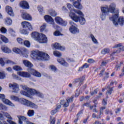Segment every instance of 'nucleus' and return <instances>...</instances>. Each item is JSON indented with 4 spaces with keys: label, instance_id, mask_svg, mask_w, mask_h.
Segmentation results:
<instances>
[{
    "label": "nucleus",
    "instance_id": "1",
    "mask_svg": "<svg viewBox=\"0 0 124 124\" xmlns=\"http://www.w3.org/2000/svg\"><path fill=\"white\" fill-rule=\"evenodd\" d=\"M31 58L35 61H49L50 60L49 55L38 50L32 51L31 54Z\"/></svg>",
    "mask_w": 124,
    "mask_h": 124
},
{
    "label": "nucleus",
    "instance_id": "2",
    "mask_svg": "<svg viewBox=\"0 0 124 124\" xmlns=\"http://www.w3.org/2000/svg\"><path fill=\"white\" fill-rule=\"evenodd\" d=\"M109 20L112 21L115 27H119V25L123 27L124 25V18L123 16L119 17V14H115L109 17Z\"/></svg>",
    "mask_w": 124,
    "mask_h": 124
},
{
    "label": "nucleus",
    "instance_id": "3",
    "mask_svg": "<svg viewBox=\"0 0 124 124\" xmlns=\"http://www.w3.org/2000/svg\"><path fill=\"white\" fill-rule=\"evenodd\" d=\"M79 15L80 16H77V15L75 14L74 13H71L69 16L72 19V20H73V21L76 22V23H78L79 22L81 25H85V24H86V19L85 18H84V17H83L84 15L82 14V15Z\"/></svg>",
    "mask_w": 124,
    "mask_h": 124
},
{
    "label": "nucleus",
    "instance_id": "4",
    "mask_svg": "<svg viewBox=\"0 0 124 124\" xmlns=\"http://www.w3.org/2000/svg\"><path fill=\"white\" fill-rule=\"evenodd\" d=\"M20 87H21V88H22V89H23V90L25 91H27L28 93H30L31 95L36 94L37 96H39V97H43V94L39 91H37L34 89L29 88L25 85H20Z\"/></svg>",
    "mask_w": 124,
    "mask_h": 124
},
{
    "label": "nucleus",
    "instance_id": "5",
    "mask_svg": "<svg viewBox=\"0 0 124 124\" xmlns=\"http://www.w3.org/2000/svg\"><path fill=\"white\" fill-rule=\"evenodd\" d=\"M13 51L16 54H20V53H21L23 57L28 58V54H27V53H28V50H27L26 48L23 47L21 50L18 48L15 47L13 49Z\"/></svg>",
    "mask_w": 124,
    "mask_h": 124
},
{
    "label": "nucleus",
    "instance_id": "6",
    "mask_svg": "<svg viewBox=\"0 0 124 124\" xmlns=\"http://www.w3.org/2000/svg\"><path fill=\"white\" fill-rule=\"evenodd\" d=\"M27 71L29 73H31V75H33V76H35V77H37L38 78H40L41 77L42 75L40 73H39L38 71L33 69L32 68H29L27 69Z\"/></svg>",
    "mask_w": 124,
    "mask_h": 124
},
{
    "label": "nucleus",
    "instance_id": "7",
    "mask_svg": "<svg viewBox=\"0 0 124 124\" xmlns=\"http://www.w3.org/2000/svg\"><path fill=\"white\" fill-rule=\"evenodd\" d=\"M0 99H1L5 104L12 106V107H14V106H15L14 104L11 102V101L8 99H5V95L3 94H0Z\"/></svg>",
    "mask_w": 124,
    "mask_h": 124
},
{
    "label": "nucleus",
    "instance_id": "8",
    "mask_svg": "<svg viewBox=\"0 0 124 124\" xmlns=\"http://www.w3.org/2000/svg\"><path fill=\"white\" fill-rule=\"evenodd\" d=\"M55 22L58 25H61V26H62L63 27H66L67 25V22L63 20L62 18H61L60 16H57L55 18Z\"/></svg>",
    "mask_w": 124,
    "mask_h": 124
},
{
    "label": "nucleus",
    "instance_id": "9",
    "mask_svg": "<svg viewBox=\"0 0 124 124\" xmlns=\"http://www.w3.org/2000/svg\"><path fill=\"white\" fill-rule=\"evenodd\" d=\"M67 6L70 11L69 15L70 13H73L72 12L74 11V12H75V13H77V14H78V15H83V13L81 11L73 9L72 4L68 3L67 4Z\"/></svg>",
    "mask_w": 124,
    "mask_h": 124
},
{
    "label": "nucleus",
    "instance_id": "10",
    "mask_svg": "<svg viewBox=\"0 0 124 124\" xmlns=\"http://www.w3.org/2000/svg\"><path fill=\"white\" fill-rule=\"evenodd\" d=\"M9 87L10 89L13 90V93H18L19 92V85L16 83H10Z\"/></svg>",
    "mask_w": 124,
    "mask_h": 124
},
{
    "label": "nucleus",
    "instance_id": "11",
    "mask_svg": "<svg viewBox=\"0 0 124 124\" xmlns=\"http://www.w3.org/2000/svg\"><path fill=\"white\" fill-rule=\"evenodd\" d=\"M21 25L24 29H27V30H29V31H32V26L30 22L23 21L21 23Z\"/></svg>",
    "mask_w": 124,
    "mask_h": 124
},
{
    "label": "nucleus",
    "instance_id": "12",
    "mask_svg": "<svg viewBox=\"0 0 124 124\" xmlns=\"http://www.w3.org/2000/svg\"><path fill=\"white\" fill-rule=\"evenodd\" d=\"M122 46H123V45L121 43L115 45L112 48H119L118 50H116V51H113L112 53L111 54V56H114L116 53L117 54L120 53V52L122 51Z\"/></svg>",
    "mask_w": 124,
    "mask_h": 124
},
{
    "label": "nucleus",
    "instance_id": "13",
    "mask_svg": "<svg viewBox=\"0 0 124 124\" xmlns=\"http://www.w3.org/2000/svg\"><path fill=\"white\" fill-rule=\"evenodd\" d=\"M101 11L102 13L104 14H107L109 15L110 14V11H109V6L108 5H104L101 7Z\"/></svg>",
    "mask_w": 124,
    "mask_h": 124
},
{
    "label": "nucleus",
    "instance_id": "14",
    "mask_svg": "<svg viewBox=\"0 0 124 124\" xmlns=\"http://www.w3.org/2000/svg\"><path fill=\"white\" fill-rule=\"evenodd\" d=\"M37 41L39 43H47L48 39L47 38V37H46V35L43 34H41V36Z\"/></svg>",
    "mask_w": 124,
    "mask_h": 124
},
{
    "label": "nucleus",
    "instance_id": "15",
    "mask_svg": "<svg viewBox=\"0 0 124 124\" xmlns=\"http://www.w3.org/2000/svg\"><path fill=\"white\" fill-rule=\"evenodd\" d=\"M20 7H22L23 9H29L30 5H29V3L27 2V1H21L20 2Z\"/></svg>",
    "mask_w": 124,
    "mask_h": 124
},
{
    "label": "nucleus",
    "instance_id": "16",
    "mask_svg": "<svg viewBox=\"0 0 124 124\" xmlns=\"http://www.w3.org/2000/svg\"><path fill=\"white\" fill-rule=\"evenodd\" d=\"M5 10L6 12L8 14V15H10V16H12V17L14 16V12H13V9H12L11 7L6 6L5 7Z\"/></svg>",
    "mask_w": 124,
    "mask_h": 124
},
{
    "label": "nucleus",
    "instance_id": "17",
    "mask_svg": "<svg viewBox=\"0 0 124 124\" xmlns=\"http://www.w3.org/2000/svg\"><path fill=\"white\" fill-rule=\"evenodd\" d=\"M44 19L47 23H49L51 25H53L54 24V19L51 16L49 15H46L44 16Z\"/></svg>",
    "mask_w": 124,
    "mask_h": 124
},
{
    "label": "nucleus",
    "instance_id": "18",
    "mask_svg": "<svg viewBox=\"0 0 124 124\" xmlns=\"http://www.w3.org/2000/svg\"><path fill=\"white\" fill-rule=\"evenodd\" d=\"M22 18L24 19V20H27V21H31L32 18L31 16L30 15V14L28 13H23L21 15Z\"/></svg>",
    "mask_w": 124,
    "mask_h": 124
},
{
    "label": "nucleus",
    "instance_id": "19",
    "mask_svg": "<svg viewBox=\"0 0 124 124\" xmlns=\"http://www.w3.org/2000/svg\"><path fill=\"white\" fill-rule=\"evenodd\" d=\"M42 33H39L37 32H33L31 33V37H32V38H33L35 40H36V41H38V39H39V38L40 37V36H41V34Z\"/></svg>",
    "mask_w": 124,
    "mask_h": 124
},
{
    "label": "nucleus",
    "instance_id": "20",
    "mask_svg": "<svg viewBox=\"0 0 124 124\" xmlns=\"http://www.w3.org/2000/svg\"><path fill=\"white\" fill-rule=\"evenodd\" d=\"M17 74L19 76L25 77V78H30L31 77V74L27 72H18Z\"/></svg>",
    "mask_w": 124,
    "mask_h": 124
},
{
    "label": "nucleus",
    "instance_id": "21",
    "mask_svg": "<svg viewBox=\"0 0 124 124\" xmlns=\"http://www.w3.org/2000/svg\"><path fill=\"white\" fill-rule=\"evenodd\" d=\"M116 4L114 3H111L108 7V10L110 13H115L116 10Z\"/></svg>",
    "mask_w": 124,
    "mask_h": 124
},
{
    "label": "nucleus",
    "instance_id": "22",
    "mask_svg": "<svg viewBox=\"0 0 124 124\" xmlns=\"http://www.w3.org/2000/svg\"><path fill=\"white\" fill-rule=\"evenodd\" d=\"M1 50L2 52L4 53H6V54H9L11 52V50L8 47L6 46H1Z\"/></svg>",
    "mask_w": 124,
    "mask_h": 124
},
{
    "label": "nucleus",
    "instance_id": "23",
    "mask_svg": "<svg viewBox=\"0 0 124 124\" xmlns=\"http://www.w3.org/2000/svg\"><path fill=\"white\" fill-rule=\"evenodd\" d=\"M73 5H74V6L76 8H78V9H82V8H83V6H82V5L81 4V3H80V1H76L75 2H73Z\"/></svg>",
    "mask_w": 124,
    "mask_h": 124
},
{
    "label": "nucleus",
    "instance_id": "24",
    "mask_svg": "<svg viewBox=\"0 0 124 124\" xmlns=\"http://www.w3.org/2000/svg\"><path fill=\"white\" fill-rule=\"evenodd\" d=\"M57 61L59 63L63 65V66H68V63L64 61L62 58H60L57 59Z\"/></svg>",
    "mask_w": 124,
    "mask_h": 124
},
{
    "label": "nucleus",
    "instance_id": "25",
    "mask_svg": "<svg viewBox=\"0 0 124 124\" xmlns=\"http://www.w3.org/2000/svg\"><path fill=\"white\" fill-rule=\"evenodd\" d=\"M23 62L24 65L26 66V67H29V68H31V67L33 66L31 62L28 60H23Z\"/></svg>",
    "mask_w": 124,
    "mask_h": 124
},
{
    "label": "nucleus",
    "instance_id": "26",
    "mask_svg": "<svg viewBox=\"0 0 124 124\" xmlns=\"http://www.w3.org/2000/svg\"><path fill=\"white\" fill-rule=\"evenodd\" d=\"M27 106L28 107H31V108H33L34 109H37V108H38V106H37V105L30 101H28Z\"/></svg>",
    "mask_w": 124,
    "mask_h": 124
},
{
    "label": "nucleus",
    "instance_id": "27",
    "mask_svg": "<svg viewBox=\"0 0 124 124\" xmlns=\"http://www.w3.org/2000/svg\"><path fill=\"white\" fill-rule=\"evenodd\" d=\"M77 26L70 27L69 31L72 33H76V32H79V30L76 28Z\"/></svg>",
    "mask_w": 124,
    "mask_h": 124
},
{
    "label": "nucleus",
    "instance_id": "28",
    "mask_svg": "<svg viewBox=\"0 0 124 124\" xmlns=\"http://www.w3.org/2000/svg\"><path fill=\"white\" fill-rule=\"evenodd\" d=\"M18 102L21 103V104H23V105H25V106H27L28 105V103H29V100L23 98H21L19 99Z\"/></svg>",
    "mask_w": 124,
    "mask_h": 124
},
{
    "label": "nucleus",
    "instance_id": "29",
    "mask_svg": "<svg viewBox=\"0 0 124 124\" xmlns=\"http://www.w3.org/2000/svg\"><path fill=\"white\" fill-rule=\"evenodd\" d=\"M2 114H3V116L4 117L6 118L7 119H8V120H7V121H8V120L12 121V120H13L12 117H11V115H10V114L9 113H8V112H3L2 113Z\"/></svg>",
    "mask_w": 124,
    "mask_h": 124
},
{
    "label": "nucleus",
    "instance_id": "30",
    "mask_svg": "<svg viewBox=\"0 0 124 124\" xmlns=\"http://www.w3.org/2000/svg\"><path fill=\"white\" fill-rule=\"evenodd\" d=\"M21 94H22L23 95H25V96H27V97H31V93H28V92H26L24 91H20Z\"/></svg>",
    "mask_w": 124,
    "mask_h": 124
},
{
    "label": "nucleus",
    "instance_id": "31",
    "mask_svg": "<svg viewBox=\"0 0 124 124\" xmlns=\"http://www.w3.org/2000/svg\"><path fill=\"white\" fill-rule=\"evenodd\" d=\"M84 80H85V77H82L76 79V82H77V83H79V85L81 86V85H82V83L84 82Z\"/></svg>",
    "mask_w": 124,
    "mask_h": 124
},
{
    "label": "nucleus",
    "instance_id": "32",
    "mask_svg": "<svg viewBox=\"0 0 124 124\" xmlns=\"http://www.w3.org/2000/svg\"><path fill=\"white\" fill-rule=\"evenodd\" d=\"M83 113V110H81L78 112V113L77 114V119H75L74 121V123H77L78 121L79 120V118H80V116L81 115H82V113Z\"/></svg>",
    "mask_w": 124,
    "mask_h": 124
},
{
    "label": "nucleus",
    "instance_id": "33",
    "mask_svg": "<svg viewBox=\"0 0 124 124\" xmlns=\"http://www.w3.org/2000/svg\"><path fill=\"white\" fill-rule=\"evenodd\" d=\"M5 24L8 25L9 26H11V25H12V20L9 17L6 18L5 19Z\"/></svg>",
    "mask_w": 124,
    "mask_h": 124
},
{
    "label": "nucleus",
    "instance_id": "34",
    "mask_svg": "<svg viewBox=\"0 0 124 124\" xmlns=\"http://www.w3.org/2000/svg\"><path fill=\"white\" fill-rule=\"evenodd\" d=\"M106 109V108L105 107L100 108V113L99 115H98L96 118L97 119H100L101 115L103 114V110H105Z\"/></svg>",
    "mask_w": 124,
    "mask_h": 124
},
{
    "label": "nucleus",
    "instance_id": "35",
    "mask_svg": "<svg viewBox=\"0 0 124 124\" xmlns=\"http://www.w3.org/2000/svg\"><path fill=\"white\" fill-rule=\"evenodd\" d=\"M48 12L49 14L51 16H52V17H56L57 15V13L54 10H49Z\"/></svg>",
    "mask_w": 124,
    "mask_h": 124
},
{
    "label": "nucleus",
    "instance_id": "36",
    "mask_svg": "<svg viewBox=\"0 0 124 124\" xmlns=\"http://www.w3.org/2000/svg\"><path fill=\"white\" fill-rule=\"evenodd\" d=\"M0 38L2 40V41H3V42H4V43H8V39L5 37V36L2 35H0Z\"/></svg>",
    "mask_w": 124,
    "mask_h": 124
},
{
    "label": "nucleus",
    "instance_id": "37",
    "mask_svg": "<svg viewBox=\"0 0 124 124\" xmlns=\"http://www.w3.org/2000/svg\"><path fill=\"white\" fill-rule=\"evenodd\" d=\"M13 68L16 71H22L23 70L22 67L19 65H15L13 67Z\"/></svg>",
    "mask_w": 124,
    "mask_h": 124
},
{
    "label": "nucleus",
    "instance_id": "38",
    "mask_svg": "<svg viewBox=\"0 0 124 124\" xmlns=\"http://www.w3.org/2000/svg\"><path fill=\"white\" fill-rule=\"evenodd\" d=\"M8 31H9V33H10L12 36H16V32L15 31H14V30L10 28L9 29Z\"/></svg>",
    "mask_w": 124,
    "mask_h": 124
},
{
    "label": "nucleus",
    "instance_id": "39",
    "mask_svg": "<svg viewBox=\"0 0 124 124\" xmlns=\"http://www.w3.org/2000/svg\"><path fill=\"white\" fill-rule=\"evenodd\" d=\"M89 66L90 65L88 63H86L84 64H83L82 66L79 68L78 71H82L83 68H89Z\"/></svg>",
    "mask_w": 124,
    "mask_h": 124
},
{
    "label": "nucleus",
    "instance_id": "40",
    "mask_svg": "<svg viewBox=\"0 0 124 124\" xmlns=\"http://www.w3.org/2000/svg\"><path fill=\"white\" fill-rule=\"evenodd\" d=\"M27 114L29 117H33V116L34 115V110H28Z\"/></svg>",
    "mask_w": 124,
    "mask_h": 124
},
{
    "label": "nucleus",
    "instance_id": "41",
    "mask_svg": "<svg viewBox=\"0 0 124 124\" xmlns=\"http://www.w3.org/2000/svg\"><path fill=\"white\" fill-rule=\"evenodd\" d=\"M108 16V15L101 13L100 15V18L102 20V21H104V20H105L106 18V16Z\"/></svg>",
    "mask_w": 124,
    "mask_h": 124
},
{
    "label": "nucleus",
    "instance_id": "42",
    "mask_svg": "<svg viewBox=\"0 0 124 124\" xmlns=\"http://www.w3.org/2000/svg\"><path fill=\"white\" fill-rule=\"evenodd\" d=\"M110 52V49L109 48H106L101 51V53L103 55H105L106 54H108Z\"/></svg>",
    "mask_w": 124,
    "mask_h": 124
},
{
    "label": "nucleus",
    "instance_id": "43",
    "mask_svg": "<svg viewBox=\"0 0 124 124\" xmlns=\"http://www.w3.org/2000/svg\"><path fill=\"white\" fill-rule=\"evenodd\" d=\"M53 54L54 56H56V57H58L59 58H60V57H62V55L61 52L58 51H54Z\"/></svg>",
    "mask_w": 124,
    "mask_h": 124
},
{
    "label": "nucleus",
    "instance_id": "44",
    "mask_svg": "<svg viewBox=\"0 0 124 124\" xmlns=\"http://www.w3.org/2000/svg\"><path fill=\"white\" fill-rule=\"evenodd\" d=\"M11 99H12V100H15V101H18L20 100V99H19V98L16 96L15 95H12L11 96Z\"/></svg>",
    "mask_w": 124,
    "mask_h": 124
},
{
    "label": "nucleus",
    "instance_id": "45",
    "mask_svg": "<svg viewBox=\"0 0 124 124\" xmlns=\"http://www.w3.org/2000/svg\"><path fill=\"white\" fill-rule=\"evenodd\" d=\"M90 36L92 39V41L95 43V44H97L98 42H97V40H96V39H95V37H94V36H93V34H91Z\"/></svg>",
    "mask_w": 124,
    "mask_h": 124
},
{
    "label": "nucleus",
    "instance_id": "46",
    "mask_svg": "<svg viewBox=\"0 0 124 124\" xmlns=\"http://www.w3.org/2000/svg\"><path fill=\"white\" fill-rule=\"evenodd\" d=\"M23 44L28 48H30V47L31 46V43H30V41L28 40L25 41L23 43Z\"/></svg>",
    "mask_w": 124,
    "mask_h": 124
},
{
    "label": "nucleus",
    "instance_id": "47",
    "mask_svg": "<svg viewBox=\"0 0 124 124\" xmlns=\"http://www.w3.org/2000/svg\"><path fill=\"white\" fill-rule=\"evenodd\" d=\"M49 69L51 70L52 71H57V68L54 65H51L49 66Z\"/></svg>",
    "mask_w": 124,
    "mask_h": 124
},
{
    "label": "nucleus",
    "instance_id": "48",
    "mask_svg": "<svg viewBox=\"0 0 124 124\" xmlns=\"http://www.w3.org/2000/svg\"><path fill=\"white\" fill-rule=\"evenodd\" d=\"M5 63H7L8 64H13L14 62L9 59H6L5 60Z\"/></svg>",
    "mask_w": 124,
    "mask_h": 124
},
{
    "label": "nucleus",
    "instance_id": "49",
    "mask_svg": "<svg viewBox=\"0 0 124 124\" xmlns=\"http://www.w3.org/2000/svg\"><path fill=\"white\" fill-rule=\"evenodd\" d=\"M17 41L19 44H24V42H25L24 40L21 38H17Z\"/></svg>",
    "mask_w": 124,
    "mask_h": 124
},
{
    "label": "nucleus",
    "instance_id": "50",
    "mask_svg": "<svg viewBox=\"0 0 124 124\" xmlns=\"http://www.w3.org/2000/svg\"><path fill=\"white\" fill-rule=\"evenodd\" d=\"M113 91V88H109L108 87V89L107 91V94L108 93V94L111 95L112 94V92Z\"/></svg>",
    "mask_w": 124,
    "mask_h": 124
},
{
    "label": "nucleus",
    "instance_id": "51",
    "mask_svg": "<svg viewBox=\"0 0 124 124\" xmlns=\"http://www.w3.org/2000/svg\"><path fill=\"white\" fill-rule=\"evenodd\" d=\"M46 29V24H43L40 28V31H43Z\"/></svg>",
    "mask_w": 124,
    "mask_h": 124
},
{
    "label": "nucleus",
    "instance_id": "52",
    "mask_svg": "<svg viewBox=\"0 0 124 124\" xmlns=\"http://www.w3.org/2000/svg\"><path fill=\"white\" fill-rule=\"evenodd\" d=\"M0 31L2 33H6L7 32V30L4 27L1 28Z\"/></svg>",
    "mask_w": 124,
    "mask_h": 124
},
{
    "label": "nucleus",
    "instance_id": "53",
    "mask_svg": "<svg viewBox=\"0 0 124 124\" xmlns=\"http://www.w3.org/2000/svg\"><path fill=\"white\" fill-rule=\"evenodd\" d=\"M5 73L3 72H0V79H5Z\"/></svg>",
    "mask_w": 124,
    "mask_h": 124
},
{
    "label": "nucleus",
    "instance_id": "54",
    "mask_svg": "<svg viewBox=\"0 0 124 124\" xmlns=\"http://www.w3.org/2000/svg\"><path fill=\"white\" fill-rule=\"evenodd\" d=\"M54 48H55V49H57L58 50H59V49H60V46H61V44L58 43H56L54 45H53Z\"/></svg>",
    "mask_w": 124,
    "mask_h": 124
},
{
    "label": "nucleus",
    "instance_id": "55",
    "mask_svg": "<svg viewBox=\"0 0 124 124\" xmlns=\"http://www.w3.org/2000/svg\"><path fill=\"white\" fill-rule=\"evenodd\" d=\"M50 122V124H56V119L55 118H51Z\"/></svg>",
    "mask_w": 124,
    "mask_h": 124
},
{
    "label": "nucleus",
    "instance_id": "56",
    "mask_svg": "<svg viewBox=\"0 0 124 124\" xmlns=\"http://www.w3.org/2000/svg\"><path fill=\"white\" fill-rule=\"evenodd\" d=\"M38 10L41 14L43 13V8L41 6L38 7Z\"/></svg>",
    "mask_w": 124,
    "mask_h": 124
},
{
    "label": "nucleus",
    "instance_id": "57",
    "mask_svg": "<svg viewBox=\"0 0 124 124\" xmlns=\"http://www.w3.org/2000/svg\"><path fill=\"white\" fill-rule=\"evenodd\" d=\"M0 110H6V107L2 104H0Z\"/></svg>",
    "mask_w": 124,
    "mask_h": 124
},
{
    "label": "nucleus",
    "instance_id": "58",
    "mask_svg": "<svg viewBox=\"0 0 124 124\" xmlns=\"http://www.w3.org/2000/svg\"><path fill=\"white\" fill-rule=\"evenodd\" d=\"M57 112H59V110H57L56 109V108L52 110L51 111V115H55V114H56V113H57Z\"/></svg>",
    "mask_w": 124,
    "mask_h": 124
},
{
    "label": "nucleus",
    "instance_id": "59",
    "mask_svg": "<svg viewBox=\"0 0 124 124\" xmlns=\"http://www.w3.org/2000/svg\"><path fill=\"white\" fill-rule=\"evenodd\" d=\"M5 63V62L3 61V59H2V58H0V64H1L2 66H4Z\"/></svg>",
    "mask_w": 124,
    "mask_h": 124
},
{
    "label": "nucleus",
    "instance_id": "60",
    "mask_svg": "<svg viewBox=\"0 0 124 124\" xmlns=\"http://www.w3.org/2000/svg\"><path fill=\"white\" fill-rule=\"evenodd\" d=\"M54 34L55 35V36H60V35H61V32H60V31H56L54 33Z\"/></svg>",
    "mask_w": 124,
    "mask_h": 124
},
{
    "label": "nucleus",
    "instance_id": "61",
    "mask_svg": "<svg viewBox=\"0 0 124 124\" xmlns=\"http://www.w3.org/2000/svg\"><path fill=\"white\" fill-rule=\"evenodd\" d=\"M69 24L71 25V27H77V25L72 21H70Z\"/></svg>",
    "mask_w": 124,
    "mask_h": 124
},
{
    "label": "nucleus",
    "instance_id": "62",
    "mask_svg": "<svg viewBox=\"0 0 124 124\" xmlns=\"http://www.w3.org/2000/svg\"><path fill=\"white\" fill-rule=\"evenodd\" d=\"M90 93L91 95H93V94H96L97 93V89H95L93 92H91Z\"/></svg>",
    "mask_w": 124,
    "mask_h": 124
},
{
    "label": "nucleus",
    "instance_id": "63",
    "mask_svg": "<svg viewBox=\"0 0 124 124\" xmlns=\"http://www.w3.org/2000/svg\"><path fill=\"white\" fill-rule=\"evenodd\" d=\"M67 61L68 62H75V61L74 60V59H72V58H68L67 59Z\"/></svg>",
    "mask_w": 124,
    "mask_h": 124
},
{
    "label": "nucleus",
    "instance_id": "64",
    "mask_svg": "<svg viewBox=\"0 0 124 124\" xmlns=\"http://www.w3.org/2000/svg\"><path fill=\"white\" fill-rule=\"evenodd\" d=\"M21 32L23 34H29V32L25 30H23L22 31H21Z\"/></svg>",
    "mask_w": 124,
    "mask_h": 124
}]
</instances>
